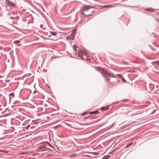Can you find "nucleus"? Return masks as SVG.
<instances>
[{
    "instance_id": "obj_21",
    "label": "nucleus",
    "mask_w": 159,
    "mask_h": 159,
    "mask_svg": "<svg viewBox=\"0 0 159 159\" xmlns=\"http://www.w3.org/2000/svg\"><path fill=\"white\" fill-rule=\"evenodd\" d=\"M106 109H107L108 108H106Z\"/></svg>"
},
{
    "instance_id": "obj_12",
    "label": "nucleus",
    "mask_w": 159,
    "mask_h": 159,
    "mask_svg": "<svg viewBox=\"0 0 159 159\" xmlns=\"http://www.w3.org/2000/svg\"><path fill=\"white\" fill-rule=\"evenodd\" d=\"M20 42V41H19V40H16V41H14V43L15 44H16V43H19V42Z\"/></svg>"
},
{
    "instance_id": "obj_5",
    "label": "nucleus",
    "mask_w": 159,
    "mask_h": 159,
    "mask_svg": "<svg viewBox=\"0 0 159 159\" xmlns=\"http://www.w3.org/2000/svg\"><path fill=\"white\" fill-rule=\"evenodd\" d=\"M74 38V35L71 34L70 36H67L66 37V39H73Z\"/></svg>"
},
{
    "instance_id": "obj_7",
    "label": "nucleus",
    "mask_w": 159,
    "mask_h": 159,
    "mask_svg": "<svg viewBox=\"0 0 159 159\" xmlns=\"http://www.w3.org/2000/svg\"><path fill=\"white\" fill-rule=\"evenodd\" d=\"M76 32V29H74L73 30V32L71 34L74 35V37L75 34Z\"/></svg>"
},
{
    "instance_id": "obj_4",
    "label": "nucleus",
    "mask_w": 159,
    "mask_h": 159,
    "mask_svg": "<svg viewBox=\"0 0 159 159\" xmlns=\"http://www.w3.org/2000/svg\"><path fill=\"white\" fill-rule=\"evenodd\" d=\"M145 10L149 12H153L155 11V9H154L151 8H148L145 9Z\"/></svg>"
},
{
    "instance_id": "obj_15",
    "label": "nucleus",
    "mask_w": 159,
    "mask_h": 159,
    "mask_svg": "<svg viewBox=\"0 0 159 159\" xmlns=\"http://www.w3.org/2000/svg\"><path fill=\"white\" fill-rule=\"evenodd\" d=\"M109 82L112 85H114L115 84V82Z\"/></svg>"
},
{
    "instance_id": "obj_17",
    "label": "nucleus",
    "mask_w": 159,
    "mask_h": 159,
    "mask_svg": "<svg viewBox=\"0 0 159 159\" xmlns=\"http://www.w3.org/2000/svg\"><path fill=\"white\" fill-rule=\"evenodd\" d=\"M78 53H79V55H80V53H81V51H78Z\"/></svg>"
},
{
    "instance_id": "obj_8",
    "label": "nucleus",
    "mask_w": 159,
    "mask_h": 159,
    "mask_svg": "<svg viewBox=\"0 0 159 159\" xmlns=\"http://www.w3.org/2000/svg\"><path fill=\"white\" fill-rule=\"evenodd\" d=\"M50 34L53 36H55L57 34L54 32H50Z\"/></svg>"
},
{
    "instance_id": "obj_16",
    "label": "nucleus",
    "mask_w": 159,
    "mask_h": 159,
    "mask_svg": "<svg viewBox=\"0 0 159 159\" xmlns=\"http://www.w3.org/2000/svg\"><path fill=\"white\" fill-rule=\"evenodd\" d=\"M102 111H105V107H102L101 108Z\"/></svg>"
},
{
    "instance_id": "obj_1",
    "label": "nucleus",
    "mask_w": 159,
    "mask_h": 159,
    "mask_svg": "<svg viewBox=\"0 0 159 159\" xmlns=\"http://www.w3.org/2000/svg\"><path fill=\"white\" fill-rule=\"evenodd\" d=\"M95 68L97 70L101 73L104 77L106 78L107 81H109L110 80L108 78V76L112 77V75L106 70H104L100 67H96Z\"/></svg>"
},
{
    "instance_id": "obj_20",
    "label": "nucleus",
    "mask_w": 159,
    "mask_h": 159,
    "mask_svg": "<svg viewBox=\"0 0 159 159\" xmlns=\"http://www.w3.org/2000/svg\"><path fill=\"white\" fill-rule=\"evenodd\" d=\"M43 25H40V27H41V28H42L43 27Z\"/></svg>"
},
{
    "instance_id": "obj_9",
    "label": "nucleus",
    "mask_w": 159,
    "mask_h": 159,
    "mask_svg": "<svg viewBox=\"0 0 159 159\" xmlns=\"http://www.w3.org/2000/svg\"><path fill=\"white\" fill-rule=\"evenodd\" d=\"M98 112L97 111H93L90 112V114H96L98 113Z\"/></svg>"
},
{
    "instance_id": "obj_10",
    "label": "nucleus",
    "mask_w": 159,
    "mask_h": 159,
    "mask_svg": "<svg viewBox=\"0 0 159 159\" xmlns=\"http://www.w3.org/2000/svg\"><path fill=\"white\" fill-rule=\"evenodd\" d=\"M103 7H111L112 6L111 5H106Z\"/></svg>"
},
{
    "instance_id": "obj_3",
    "label": "nucleus",
    "mask_w": 159,
    "mask_h": 159,
    "mask_svg": "<svg viewBox=\"0 0 159 159\" xmlns=\"http://www.w3.org/2000/svg\"><path fill=\"white\" fill-rule=\"evenodd\" d=\"M6 3L8 4L10 6H14L15 5V3L12 2H10V1L9 0H6Z\"/></svg>"
},
{
    "instance_id": "obj_13",
    "label": "nucleus",
    "mask_w": 159,
    "mask_h": 159,
    "mask_svg": "<svg viewBox=\"0 0 159 159\" xmlns=\"http://www.w3.org/2000/svg\"><path fill=\"white\" fill-rule=\"evenodd\" d=\"M10 96H11L12 97H14V93H11L10 94Z\"/></svg>"
},
{
    "instance_id": "obj_6",
    "label": "nucleus",
    "mask_w": 159,
    "mask_h": 159,
    "mask_svg": "<svg viewBox=\"0 0 159 159\" xmlns=\"http://www.w3.org/2000/svg\"><path fill=\"white\" fill-rule=\"evenodd\" d=\"M76 32V29H74L73 30V32L71 34L74 35V37L75 34Z\"/></svg>"
},
{
    "instance_id": "obj_14",
    "label": "nucleus",
    "mask_w": 159,
    "mask_h": 159,
    "mask_svg": "<svg viewBox=\"0 0 159 159\" xmlns=\"http://www.w3.org/2000/svg\"><path fill=\"white\" fill-rule=\"evenodd\" d=\"M153 63H154V64L156 63L157 65H159V61L154 62H153Z\"/></svg>"
},
{
    "instance_id": "obj_2",
    "label": "nucleus",
    "mask_w": 159,
    "mask_h": 159,
    "mask_svg": "<svg viewBox=\"0 0 159 159\" xmlns=\"http://www.w3.org/2000/svg\"><path fill=\"white\" fill-rule=\"evenodd\" d=\"M92 8V7H90L89 6L84 5L83 6L82 10L86 11Z\"/></svg>"
},
{
    "instance_id": "obj_18",
    "label": "nucleus",
    "mask_w": 159,
    "mask_h": 159,
    "mask_svg": "<svg viewBox=\"0 0 159 159\" xmlns=\"http://www.w3.org/2000/svg\"><path fill=\"white\" fill-rule=\"evenodd\" d=\"M60 126V125H58L57 126H55L54 127V128H56L57 126Z\"/></svg>"
},
{
    "instance_id": "obj_22",
    "label": "nucleus",
    "mask_w": 159,
    "mask_h": 159,
    "mask_svg": "<svg viewBox=\"0 0 159 159\" xmlns=\"http://www.w3.org/2000/svg\"><path fill=\"white\" fill-rule=\"evenodd\" d=\"M64 0L65 1V0Z\"/></svg>"
},
{
    "instance_id": "obj_19",
    "label": "nucleus",
    "mask_w": 159,
    "mask_h": 159,
    "mask_svg": "<svg viewBox=\"0 0 159 159\" xmlns=\"http://www.w3.org/2000/svg\"><path fill=\"white\" fill-rule=\"evenodd\" d=\"M30 126V125H28L26 127V128L27 129L28 128H29Z\"/></svg>"
},
{
    "instance_id": "obj_11",
    "label": "nucleus",
    "mask_w": 159,
    "mask_h": 159,
    "mask_svg": "<svg viewBox=\"0 0 159 159\" xmlns=\"http://www.w3.org/2000/svg\"><path fill=\"white\" fill-rule=\"evenodd\" d=\"M77 48V46L76 45H74L73 46V49L74 50L76 51V48Z\"/></svg>"
}]
</instances>
